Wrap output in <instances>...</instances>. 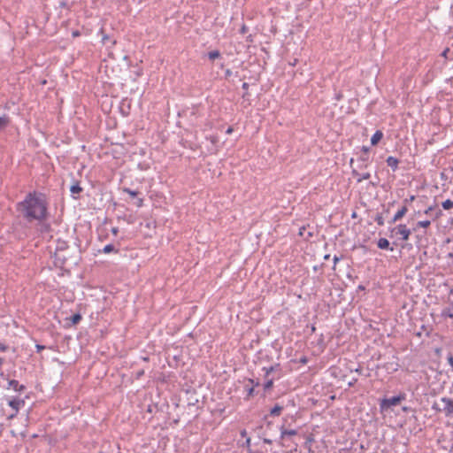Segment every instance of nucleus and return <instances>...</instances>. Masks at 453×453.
I'll return each instance as SVG.
<instances>
[{
  "mask_svg": "<svg viewBox=\"0 0 453 453\" xmlns=\"http://www.w3.org/2000/svg\"><path fill=\"white\" fill-rule=\"evenodd\" d=\"M19 210L28 219H42L45 217L47 207L42 194L29 193L26 199L19 203Z\"/></svg>",
  "mask_w": 453,
  "mask_h": 453,
  "instance_id": "obj_1",
  "label": "nucleus"
},
{
  "mask_svg": "<svg viewBox=\"0 0 453 453\" xmlns=\"http://www.w3.org/2000/svg\"><path fill=\"white\" fill-rule=\"evenodd\" d=\"M403 399H404L403 395H397L388 399H383L380 403V409L381 411H385L392 406H396L401 403Z\"/></svg>",
  "mask_w": 453,
  "mask_h": 453,
  "instance_id": "obj_2",
  "label": "nucleus"
},
{
  "mask_svg": "<svg viewBox=\"0 0 453 453\" xmlns=\"http://www.w3.org/2000/svg\"><path fill=\"white\" fill-rule=\"evenodd\" d=\"M392 234L401 235L403 241H408L411 230L407 228L405 225L400 224L391 230Z\"/></svg>",
  "mask_w": 453,
  "mask_h": 453,
  "instance_id": "obj_3",
  "label": "nucleus"
},
{
  "mask_svg": "<svg viewBox=\"0 0 453 453\" xmlns=\"http://www.w3.org/2000/svg\"><path fill=\"white\" fill-rule=\"evenodd\" d=\"M440 410L445 413L446 416H453V399L443 397L441 399Z\"/></svg>",
  "mask_w": 453,
  "mask_h": 453,
  "instance_id": "obj_4",
  "label": "nucleus"
},
{
  "mask_svg": "<svg viewBox=\"0 0 453 453\" xmlns=\"http://www.w3.org/2000/svg\"><path fill=\"white\" fill-rule=\"evenodd\" d=\"M9 406L12 409V413L10 414L9 418H13L17 414L19 410L24 406L25 401L23 399L13 398L9 401Z\"/></svg>",
  "mask_w": 453,
  "mask_h": 453,
  "instance_id": "obj_5",
  "label": "nucleus"
},
{
  "mask_svg": "<svg viewBox=\"0 0 453 453\" xmlns=\"http://www.w3.org/2000/svg\"><path fill=\"white\" fill-rule=\"evenodd\" d=\"M275 367L274 366H271L267 369H265V389H269L273 387V379H269L268 376L269 374L274 371Z\"/></svg>",
  "mask_w": 453,
  "mask_h": 453,
  "instance_id": "obj_6",
  "label": "nucleus"
},
{
  "mask_svg": "<svg viewBox=\"0 0 453 453\" xmlns=\"http://www.w3.org/2000/svg\"><path fill=\"white\" fill-rule=\"evenodd\" d=\"M408 209L407 207L404 205L403 206L394 216L392 221L393 222H396L398 221L399 219H401L407 212Z\"/></svg>",
  "mask_w": 453,
  "mask_h": 453,
  "instance_id": "obj_7",
  "label": "nucleus"
},
{
  "mask_svg": "<svg viewBox=\"0 0 453 453\" xmlns=\"http://www.w3.org/2000/svg\"><path fill=\"white\" fill-rule=\"evenodd\" d=\"M353 175L357 178V180L358 182L364 180H367L370 178V173H359L356 170H353L352 172Z\"/></svg>",
  "mask_w": 453,
  "mask_h": 453,
  "instance_id": "obj_8",
  "label": "nucleus"
},
{
  "mask_svg": "<svg viewBox=\"0 0 453 453\" xmlns=\"http://www.w3.org/2000/svg\"><path fill=\"white\" fill-rule=\"evenodd\" d=\"M383 133L380 130L376 131L375 134L371 138L372 145H377L379 142L382 139Z\"/></svg>",
  "mask_w": 453,
  "mask_h": 453,
  "instance_id": "obj_9",
  "label": "nucleus"
},
{
  "mask_svg": "<svg viewBox=\"0 0 453 453\" xmlns=\"http://www.w3.org/2000/svg\"><path fill=\"white\" fill-rule=\"evenodd\" d=\"M8 384L9 388H12L15 391H22L25 388L23 385H19L15 380H11Z\"/></svg>",
  "mask_w": 453,
  "mask_h": 453,
  "instance_id": "obj_10",
  "label": "nucleus"
},
{
  "mask_svg": "<svg viewBox=\"0 0 453 453\" xmlns=\"http://www.w3.org/2000/svg\"><path fill=\"white\" fill-rule=\"evenodd\" d=\"M388 165L393 168L394 170L397 168L398 160L394 157H388L387 158Z\"/></svg>",
  "mask_w": 453,
  "mask_h": 453,
  "instance_id": "obj_11",
  "label": "nucleus"
},
{
  "mask_svg": "<svg viewBox=\"0 0 453 453\" xmlns=\"http://www.w3.org/2000/svg\"><path fill=\"white\" fill-rule=\"evenodd\" d=\"M378 247L381 250H387L389 248V242L386 238H380L378 241Z\"/></svg>",
  "mask_w": 453,
  "mask_h": 453,
  "instance_id": "obj_12",
  "label": "nucleus"
},
{
  "mask_svg": "<svg viewBox=\"0 0 453 453\" xmlns=\"http://www.w3.org/2000/svg\"><path fill=\"white\" fill-rule=\"evenodd\" d=\"M296 430H287V429H283L281 428V433H280V436L281 438H285L286 436H293V435H296Z\"/></svg>",
  "mask_w": 453,
  "mask_h": 453,
  "instance_id": "obj_13",
  "label": "nucleus"
},
{
  "mask_svg": "<svg viewBox=\"0 0 453 453\" xmlns=\"http://www.w3.org/2000/svg\"><path fill=\"white\" fill-rule=\"evenodd\" d=\"M9 124V118L6 116L0 117V130L5 128Z\"/></svg>",
  "mask_w": 453,
  "mask_h": 453,
  "instance_id": "obj_14",
  "label": "nucleus"
},
{
  "mask_svg": "<svg viewBox=\"0 0 453 453\" xmlns=\"http://www.w3.org/2000/svg\"><path fill=\"white\" fill-rule=\"evenodd\" d=\"M282 411V407L280 405H275L270 411L273 416H279Z\"/></svg>",
  "mask_w": 453,
  "mask_h": 453,
  "instance_id": "obj_15",
  "label": "nucleus"
},
{
  "mask_svg": "<svg viewBox=\"0 0 453 453\" xmlns=\"http://www.w3.org/2000/svg\"><path fill=\"white\" fill-rule=\"evenodd\" d=\"M441 206L444 210H450L453 208V202L448 199L441 203Z\"/></svg>",
  "mask_w": 453,
  "mask_h": 453,
  "instance_id": "obj_16",
  "label": "nucleus"
},
{
  "mask_svg": "<svg viewBox=\"0 0 453 453\" xmlns=\"http://www.w3.org/2000/svg\"><path fill=\"white\" fill-rule=\"evenodd\" d=\"M219 56H220V53L219 50H212V51H210L208 54V57L211 60H214V59L219 58Z\"/></svg>",
  "mask_w": 453,
  "mask_h": 453,
  "instance_id": "obj_17",
  "label": "nucleus"
},
{
  "mask_svg": "<svg viewBox=\"0 0 453 453\" xmlns=\"http://www.w3.org/2000/svg\"><path fill=\"white\" fill-rule=\"evenodd\" d=\"M82 190V188L78 185V184H74L70 188V191L73 193V194H79L81 191Z\"/></svg>",
  "mask_w": 453,
  "mask_h": 453,
  "instance_id": "obj_18",
  "label": "nucleus"
},
{
  "mask_svg": "<svg viewBox=\"0 0 453 453\" xmlns=\"http://www.w3.org/2000/svg\"><path fill=\"white\" fill-rule=\"evenodd\" d=\"M430 224H431L430 220H422V221H418L417 223V226L419 227L426 228L430 226Z\"/></svg>",
  "mask_w": 453,
  "mask_h": 453,
  "instance_id": "obj_19",
  "label": "nucleus"
},
{
  "mask_svg": "<svg viewBox=\"0 0 453 453\" xmlns=\"http://www.w3.org/2000/svg\"><path fill=\"white\" fill-rule=\"evenodd\" d=\"M123 191L130 195L132 197H135L138 195L137 191L131 190L130 188H124Z\"/></svg>",
  "mask_w": 453,
  "mask_h": 453,
  "instance_id": "obj_20",
  "label": "nucleus"
},
{
  "mask_svg": "<svg viewBox=\"0 0 453 453\" xmlns=\"http://www.w3.org/2000/svg\"><path fill=\"white\" fill-rule=\"evenodd\" d=\"M112 250H114V246H113V245H111V244L106 245V246L104 248V250H103V251H104V253H110V252H111V251H112Z\"/></svg>",
  "mask_w": 453,
  "mask_h": 453,
  "instance_id": "obj_21",
  "label": "nucleus"
},
{
  "mask_svg": "<svg viewBox=\"0 0 453 453\" xmlns=\"http://www.w3.org/2000/svg\"><path fill=\"white\" fill-rule=\"evenodd\" d=\"M81 317L80 314H74L72 318V321L73 324L78 323L81 320Z\"/></svg>",
  "mask_w": 453,
  "mask_h": 453,
  "instance_id": "obj_22",
  "label": "nucleus"
},
{
  "mask_svg": "<svg viewBox=\"0 0 453 453\" xmlns=\"http://www.w3.org/2000/svg\"><path fill=\"white\" fill-rule=\"evenodd\" d=\"M448 362L451 365V367L453 368V357L452 356H449L448 357Z\"/></svg>",
  "mask_w": 453,
  "mask_h": 453,
  "instance_id": "obj_23",
  "label": "nucleus"
},
{
  "mask_svg": "<svg viewBox=\"0 0 453 453\" xmlns=\"http://www.w3.org/2000/svg\"><path fill=\"white\" fill-rule=\"evenodd\" d=\"M143 200L142 198L138 199L137 201V206L141 207L142 205Z\"/></svg>",
  "mask_w": 453,
  "mask_h": 453,
  "instance_id": "obj_24",
  "label": "nucleus"
},
{
  "mask_svg": "<svg viewBox=\"0 0 453 453\" xmlns=\"http://www.w3.org/2000/svg\"><path fill=\"white\" fill-rule=\"evenodd\" d=\"M108 39H109L108 35H103V38H102V41H103V42H104V43H105V42H106Z\"/></svg>",
  "mask_w": 453,
  "mask_h": 453,
  "instance_id": "obj_25",
  "label": "nucleus"
},
{
  "mask_svg": "<svg viewBox=\"0 0 453 453\" xmlns=\"http://www.w3.org/2000/svg\"><path fill=\"white\" fill-rule=\"evenodd\" d=\"M234 131L233 127H229L227 129H226V134H232Z\"/></svg>",
  "mask_w": 453,
  "mask_h": 453,
  "instance_id": "obj_26",
  "label": "nucleus"
},
{
  "mask_svg": "<svg viewBox=\"0 0 453 453\" xmlns=\"http://www.w3.org/2000/svg\"><path fill=\"white\" fill-rule=\"evenodd\" d=\"M111 233H112L114 235H116V234H118V228H117V227H113V228L111 229Z\"/></svg>",
  "mask_w": 453,
  "mask_h": 453,
  "instance_id": "obj_27",
  "label": "nucleus"
},
{
  "mask_svg": "<svg viewBox=\"0 0 453 453\" xmlns=\"http://www.w3.org/2000/svg\"><path fill=\"white\" fill-rule=\"evenodd\" d=\"M264 442L266 443V444H271L272 443V440L265 438L264 439Z\"/></svg>",
  "mask_w": 453,
  "mask_h": 453,
  "instance_id": "obj_28",
  "label": "nucleus"
},
{
  "mask_svg": "<svg viewBox=\"0 0 453 453\" xmlns=\"http://www.w3.org/2000/svg\"><path fill=\"white\" fill-rule=\"evenodd\" d=\"M231 74H232L231 70H229V69L226 70V77L230 76Z\"/></svg>",
  "mask_w": 453,
  "mask_h": 453,
  "instance_id": "obj_29",
  "label": "nucleus"
},
{
  "mask_svg": "<svg viewBox=\"0 0 453 453\" xmlns=\"http://www.w3.org/2000/svg\"><path fill=\"white\" fill-rule=\"evenodd\" d=\"M248 88H249V84H248V83H246V82H244V83L242 84V88H243V89H245V90H247V89H248Z\"/></svg>",
  "mask_w": 453,
  "mask_h": 453,
  "instance_id": "obj_30",
  "label": "nucleus"
},
{
  "mask_svg": "<svg viewBox=\"0 0 453 453\" xmlns=\"http://www.w3.org/2000/svg\"><path fill=\"white\" fill-rule=\"evenodd\" d=\"M433 210V207H429L425 211L426 214H428Z\"/></svg>",
  "mask_w": 453,
  "mask_h": 453,
  "instance_id": "obj_31",
  "label": "nucleus"
},
{
  "mask_svg": "<svg viewBox=\"0 0 453 453\" xmlns=\"http://www.w3.org/2000/svg\"><path fill=\"white\" fill-rule=\"evenodd\" d=\"M377 222H378L379 225H382L383 224V220H382V219L380 217L377 219Z\"/></svg>",
  "mask_w": 453,
  "mask_h": 453,
  "instance_id": "obj_32",
  "label": "nucleus"
},
{
  "mask_svg": "<svg viewBox=\"0 0 453 453\" xmlns=\"http://www.w3.org/2000/svg\"><path fill=\"white\" fill-rule=\"evenodd\" d=\"M449 51V49H446L443 52H442V56L443 57H446L447 56V53Z\"/></svg>",
  "mask_w": 453,
  "mask_h": 453,
  "instance_id": "obj_33",
  "label": "nucleus"
},
{
  "mask_svg": "<svg viewBox=\"0 0 453 453\" xmlns=\"http://www.w3.org/2000/svg\"><path fill=\"white\" fill-rule=\"evenodd\" d=\"M36 348H37L38 350H41V349H44V346L36 345Z\"/></svg>",
  "mask_w": 453,
  "mask_h": 453,
  "instance_id": "obj_34",
  "label": "nucleus"
},
{
  "mask_svg": "<svg viewBox=\"0 0 453 453\" xmlns=\"http://www.w3.org/2000/svg\"><path fill=\"white\" fill-rule=\"evenodd\" d=\"M241 32H242V34H244V33L246 32V27H245V26H243V27H242Z\"/></svg>",
  "mask_w": 453,
  "mask_h": 453,
  "instance_id": "obj_35",
  "label": "nucleus"
},
{
  "mask_svg": "<svg viewBox=\"0 0 453 453\" xmlns=\"http://www.w3.org/2000/svg\"><path fill=\"white\" fill-rule=\"evenodd\" d=\"M253 393V388H251L250 389H249V395H251Z\"/></svg>",
  "mask_w": 453,
  "mask_h": 453,
  "instance_id": "obj_36",
  "label": "nucleus"
},
{
  "mask_svg": "<svg viewBox=\"0 0 453 453\" xmlns=\"http://www.w3.org/2000/svg\"><path fill=\"white\" fill-rule=\"evenodd\" d=\"M338 260H339V258L337 257H334V263H336Z\"/></svg>",
  "mask_w": 453,
  "mask_h": 453,
  "instance_id": "obj_37",
  "label": "nucleus"
},
{
  "mask_svg": "<svg viewBox=\"0 0 453 453\" xmlns=\"http://www.w3.org/2000/svg\"><path fill=\"white\" fill-rule=\"evenodd\" d=\"M303 230H304V227L303 229L300 230V234L303 235Z\"/></svg>",
  "mask_w": 453,
  "mask_h": 453,
  "instance_id": "obj_38",
  "label": "nucleus"
},
{
  "mask_svg": "<svg viewBox=\"0 0 453 453\" xmlns=\"http://www.w3.org/2000/svg\"><path fill=\"white\" fill-rule=\"evenodd\" d=\"M246 442H247V444H250V438H248Z\"/></svg>",
  "mask_w": 453,
  "mask_h": 453,
  "instance_id": "obj_39",
  "label": "nucleus"
},
{
  "mask_svg": "<svg viewBox=\"0 0 453 453\" xmlns=\"http://www.w3.org/2000/svg\"><path fill=\"white\" fill-rule=\"evenodd\" d=\"M79 35V33H78V32L73 33V35H74V36H76V35Z\"/></svg>",
  "mask_w": 453,
  "mask_h": 453,
  "instance_id": "obj_40",
  "label": "nucleus"
}]
</instances>
